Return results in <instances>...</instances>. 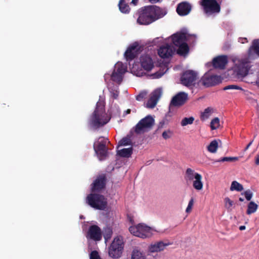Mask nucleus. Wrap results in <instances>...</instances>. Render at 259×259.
Returning <instances> with one entry per match:
<instances>
[{
  "instance_id": "nucleus-1",
  "label": "nucleus",
  "mask_w": 259,
  "mask_h": 259,
  "mask_svg": "<svg viewBox=\"0 0 259 259\" xmlns=\"http://www.w3.org/2000/svg\"><path fill=\"white\" fill-rule=\"evenodd\" d=\"M196 36L194 34L188 33L186 29H182L168 38L166 41L170 42V45L163 46V74L168 70V64L170 61V57L172 56L174 46L178 47L177 53L181 56H185L189 52V47L186 41L193 42Z\"/></svg>"
},
{
  "instance_id": "nucleus-2",
  "label": "nucleus",
  "mask_w": 259,
  "mask_h": 259,
  "mask_svg": "<svg viewBox=\"0 0 259 259\" xmlns=\"http://www.w3.org/2000/svg\"><path fill=\"white\" fill-rule=\"evenodd\" d=\"M254 51L259 56V39L254 40L252 45L248 51V58H241L234 57L232 61L234 66L232 68L235 76L238 79H242L245 77L249 72L251 66L249 58H253L252 52Z\"/></svg>"
},
{
  "instance_id": "nucleus-3",
  "label": "nucleus",
  "mask_w": 259,
  "mask_h": 259,
  "mask_svg": "<svg viewBox=\"0 0 259 259\" xmlns=\"http://www.w3.org/2000/svg\"><path fill=\"white\" fill-rule=\"evenodd\" d=\"M137 22L141 25H148L161 18L162 10L156 6H148L138 11Z\"/></svg>"
},
{
  "instance_id": "nucleus-4",
  "label": "nucleus",
  "mask_w": 259,
  "mask_h": 259,
  "mask_svg": "<svg viewBox=\"0 0 259 259\" xmlns=\"http://www.w3.org/2000/svg\"><path fill=\"white\" fill-rule=\"evenodd\" d=\"M110 119V117L105 112L104 106L101 103L98 102L91 118L93 126L99 128L107 123Z\"/></svg>"
},
{
  "instance_id": "nucleus-5",
  "label": "nucleus",
  "mask_w": 259,
  "mask_h": 259,
  "mask_svg": "<svg viewBox=\"0 0 259 259\" xmlns=\"http://www.w3.org/2000/svg\"><path fill=\"white\" fill-rule=\"evenodd\" d=\"M185 179L191 181L193 188L197 191L203 190L204 183L202 176L195 170L188 168L186 170Z\"/></svg>"
},
{
  "instance_id": "nucleus-6",
  "label": "nucleus",
  "mask_w": 259,
  "mask_h": 259,
  "mask_svg": "<svg viewBox=\"0 0 259 259\" xmlns=\"http://www.w3.org/2000/svg\"><path fill=\"white\" fill-rule=\"evenodd\" d=\"M86 202L92 207L99 210H104L107 205V198L104 196L93 192L87 196Z\"/></svg>"
},
{
  "instance_id": "nucleus-7",
  "label": "nucleus",
  "mask_w": 259,
  "mask_h": 259,
  "mask_svg": "<svg viewBox=\"0 0 259 259\" xmlns=\"http://www.w3.org/2000/svg\"><path fill=\"white\" fill-rule=\"evenodd\" d=\"M129 231L135 236L146 238L152 235L153 230L145 224L140 223L137 226H131Z\"/></svg>"
},
{
  "instance_id": "nucleus-8",
  "label": "nucleus",
  "mask_w": 259,
  "mask_h": 259,
  "mask_svg": "<svg viewBox=\"0 0 259 259\" xmlns=\"http://www.w3.org/2000/svg\"><path fill=\"white\" fill-rule=\"evenodd\" d=\"M109 142L108 139L100 137L98 141L94 143V149L100 160H104L107 157L108 148L106 144Z\"/></svg>"
},
{
  "instance_id": "nucleus-9",
  "label": "nucleus",
  "mask_w": 259,
  "mask_h": 259,
  "mask_svg": "<svg viewBox=\"0 0 259 259\" xmlns=\"http://www.w3.org/2000/svg\"><path fill=\"white\" fill-rule=\"evenodd\" d=\"M154 119L150 115H148L140 120L135 127V132L137 134L144 132L147 129L150 128L153 125Z\"/></svg>"
},
{
  "instance_id": "nucleus-10",
  "label": "nucleus",
  "mask_w": 259,
  "mask_h": 259,
  "mask_svg": "<svg viewBox=\"0 0 259 259\" xmlns=\"http://www.w3.org/2000/svg\"><path fill=\"white\" fill-rule=\"evenodd\" d=\"M201 5L207 15L218 13L220 11V6L215 0H202Z\"/></svg>"
},
{
  "instance_id": "nucleus-11",
  "label": "nucleus",
  "mask_w": 259,
  "mask_h": 259,
  "mask_svg": "<svg viewBox=\"0 0 259 259\" xmlns=\"http://www.w3.org/2000/svg\"><path fill=\"white\" fill-rule=\"evenodd\" d=\"M142 51L141 47L137 42L130 45L124 53V57L127 61H131L137 57Z\"/></svg>"
},
{
  "instance_id": "nucleus-12",
  "label": "nucleus",
  "mask_w": 259,
  "mask_h": 259,
  "mask_svg": "<svg viewBox=\"0 0 259 259\" xmlns=\"http://www.w3.org/2000/svg\"><path fill=\"white\" fill-rule=\"evenodd\" d=\"M197 78V73L192 70L185 71L181 77V82L183 85L189 87L195 84Z\"/></svg>"
},
{
  "instance_id": "nucleus-13",
  "label": "nucleus",
  "mask_w": 259,
  "mask_h": 259,
  "mask_svg": "<svg viewBox=\"0 0 259 259\" xmlns=\"http://www.w3.org/2000/svg\"><path fill=\"white\" fill-rule=\"evenodd\" d=\"M200 81L204 86L210 87L220 83L222 79L220 76L213 75L210 72H207L202 76Z\"/></svg>"
},
{
  "instance_id": "nucleus-14",
  "label": "nucleus",
  "mask_w": 259,
  "mask_h": 259,
  "mask_svg": "<svg viewBox=\"0 0 259 259\" xmlns=\"http://www.w3.org/2000/svg\"><path fill=\"white\" fill-rule=\"evenodd\" d=\"M162 94V89L159 88L153 91L149 95V98L148 100L146 107L149 109L154 108L158 101L160 98Z\"/></svg>"
},
{
  "instance_id": "nucleus-15",
  "label": "nucleus",
  "mask_w": 259,
  "mask_h": 259,
  "mask_svg": "<svg viewBox=\"0 0 259 259\" xmlns=\"http://www.w3.org/2000/svg\"><path fill=\"white\" fill-rule=\"evenodd\" d=\"M106 184V177L103 174L99 176L91 185L92 192H100L104 189Z\"/></svg>"
},
{
  "instance_id": "nucleus-16",
  "label": "nucleus",
  "mask_w": 259,
  "mask_h": 259,
  "mask_svg": "<svg viewBox=\"0 0 259 259\" xmlns=\"http://www.w3.org/2000/svg\"><path fill=\"white\" fill-rule=\"evenodd\" d=\"M87 237L94 241H100L102 239V231L97 225H92L89 227Z\"/></svg>"
},
{
  "instance_id": "nucleus-17",
  "label": "nucleus",
  "mask_w": 259,
  "mask_h": 259,
  "mask_svg": "<svg viewBox=\"0 0 259 259\" xmlns=\"http://www.w3.org/2000/svg\"><path fill=\"white\" fill-rule=\"evenodd\" d=\"M188 94L185 92H180L176 94L171 99L170 105L174 106L180 107L183 105L188 100Z\"/></svg>"
},
{
  "instance_id": "nucleus-18",
  "label": "nucleus",
  "mask_w": 259,
  "mask_h": 259,
  "mask_svg": "<svg viewBox=\"0 0 259 259\" xmlns=\"http://www.w3.org/2000/svg\"><path fill=\"white\" fill-rule=\"evenodd\" d=\"M140 63L142 67L146 71L151 70L154 66L151 58L147 55H142L140 57Z\"/></svg>"
},
{
  "instance_id": "nucleus-19",
  "label": "nucleus",
  "mask_w": 259,
  "mask_h": 259,
  "mask_svg": "<svg viewBox=\"0 0 259 259\" xmlns=\"http://www.w3.org/2000/svg\"><path fill=\"white\" fill-rule=\"evenodd\" d=\"M227 63L228 58L226 56H220L213 60V65L215 68H224Z\"/></svg>"
},
{
  "instance_id": "nucleus-20",
  "label": "nucleus",
  "mask_w": 259,
  "mask_h": 259,
  "mask_svg": "<svg viewBox=\"0 0 259 259\" xmlns=\"http://www.w3.org/2000/svg\"><path fill=\"white\" fill-rule=\"evenodd\" d=\"M191 10V6L188 3L184 2L178 5L177 11L180 15L185 16L188 14Z\"/></svg>"
},
{
  "instance_id": "nucleus-21",
  "label": "nucleus",
  "mask_w": 259,
  "mask_h": 259,
  "mask_svg": "<svg viewBox=\"0 0 259 259\" xmlns=\"http://www.w3.org/2000/svg\"><path fill=\"white\" fill-rule=\"evenodd\" d=\"M154 50H156L158 56L162 58V38L156 37L154 38L151 44Z\"/></svg>"
},
{
  "instance_id": "nucleus-22",
  "label": "nucleus",
  "mask_w": 259,
  "mask_h": 259,
  "mask_svg": "<svg viewBox=\"0 0 259 259\" xmlns=\"http://www.w3.org/2000/svg\"><path fill=\"white\" fill-rule=\"evenodd\" d=\"M130 0H120L118 7L119 10L122 13L128 14L130 11V8L128 5Z\"/></svg>"
},
{
  "instance_id": "nucleus-23",
  "label": "nucleus",
  "mask_w": 259,
  "mask_h": 259,
  "mask_svg": "<svg viewBox=\"0 0 259 259\" xmlns=\"http://www.w3.org/2000/svg\"><path fill=\"white\" fill-rule=\"evenodd\" d=\"M214 112V109L211 107L206 108L203 111L201 112L200 119L202 121H205L208 119Z\"/></svg>"
},
{
  "instance_id": "nucleus-24",
  "label": "nucleus",
  "mask_w": 259,
  "mask_h": 259,
  "mask_svg": "<svg viewBox=\"0 0 259 259\" xmlns=\"http://www.w3.org/2000/svg\"><path fill=\"white\" fill-rule=\"evenodd\" d=\"M133 153V148L132 147L128 148H123L121 150H117V154L122 157H130Z\"/></svg>"
},
{
  "instance_id": "nucleus-25",
  "label": "nucleus",
  "mask_w": 259,
  "mask_h": 259,
  "mask_svg": "<svg viewBox=\"0 0 259 259\" xmlns=\"http://www.w3.org/2000/svg\"><path fill=\"white\" fill-rule=\"evenodd\" d=\"M111 247L116 248L118 249L123 250V243L122 240L119 237H117L114 238L113 241H112L111 246Z\"/></svg>"
},
{
  "instance_id": "nucleus-26",
  "label": "nucleus",
  "mask_w": 259,
  "mask_h": 259,
  "mask_svg": "<svg viewBox=\"0 0 259 259\" xmlns=\"http://www.w3.org/2000/svg\"><path fill=\"white\" fill-rule=\"evenodd\" d=\"M162 249V241H160L157 243L151 244L149 247V251L150 252H156L161 251Z\"/></svg>"
},
{
  "instance_id": "nucleus-27",
  "label": "nucleus",
  "mask_w": 259,
  "mask_h": 259,
  "mask_svg": "<svg viewBox=\"0 0 259 259\" xmlns=\"http://www.w3.org/2000/svg\"><path fill=\"white\" fill-rule=\"evenodd\" d=\"M122 250L118 249L116 248H112L110 247L109 250V255L113 258H118L122 254Z\"/></svg>"
},
{
  "instance_id": "nucleus-28",
  "label": "nucleus",
  "mask_w": 259,
  "mask_h": 259,
  "mask_svg": "<svg viewBox=\"0 0 259 259\" xmlns=\"http://www.w3.org/2000/svg\"><path fill=\"white\" fill-rule=\"evenodd\" d=\"M230 190L231 191L240 192L243 190V186L236 181H233L231 184Z\"/></svg>"
},
{
  "instance_id": "nucleus-29",
  "label": "nucleus",
  "mask_w": 259,
  "mask_h": 259,
  "mask_svg": "<svg viewBox=\"0 0 259 259\" xmlns=\"http://www.w3.org/2000/svg\"><path fill=\"white\" fill-rule=\"evenodd\" d=\"M258 208V205L254 202L250 201L247 205L246 213L250 215L256 212Z\"/></svg>"
},
{
  "instance_id": "nucleus-30",
  "label": "nucleus",
  "mask_w": 259,
  "mask_h": 259,
  "mask_svg": "<svg viewBox=\"0 0 259 259\" xmlns=\"http://www.w3.org/2000/svg\"><path fill=\"white\" fill-rule=\"evenodd\" d=\"M126 71V67L122 62H118L115 65L114 71L123 75Z\"/></svg>"
},
{
  "instance_id": "nucleus-31",
  "label": "nucleus",
  "mask_w": 259,
  "mask_h": 259,
  "mask_svg": "<svg viewBox=\"0 0 259 259\" xmlns=\"http://www.w3.org/2000/svg\"><path fill=\"white\" fill-rule=\"evenodd\" d=\"M224 206L228 210H231L235 207V202L229 197H226L224 199Z\"/></svg>"
},
{
  "instance_id": "nucleus-32",
  "label": "nucleus",
  "mask_w": 259,
  "mask_h": 259,
  "mask_svg": "<svg viewBox=\"0 0 259 259\" xmlns=\"http://www.w3.org/2000/svg\"><path fill=\"white\" fill-rule=\"evenodd\" d=\"M111 79L118 84H120L122 81L123 74L113 71L111 76Z\"/></svg>"
},
{
  "instance_id": "nucleus-33",
  "label": "nucleus",
  "mask_w": 259,
  "mask_h": 259,
  "mask_svg": "<svg viewBox=\"0 0 259 259\" xmlns=\"http://www.w3.org/2000/svg\"><path fill=\"white\" fill-rule=\"evenodd\" d=\"M218 147V142L217 140H213L207 146V149L209 152L214 153L217 152Z\"/></svg>"
},
{
  "instance_id": "nucleus-34",
  "label": "nucleus",
  "mask_w": 259,
  "mask_h": 259,
  "mask_svg": "<svg viewBox=\"0 0 259 259\" xmlns=\"http://www.w3.org/2000/svg\"><path fill=\"white\" fill-rule=\"evenodd\" d=\"M211 130L218 129L221 126L220 120L218 117H215L211 119L210 123Z\"/></svg>"
},
{
  "instance_id": "nucleus-35",
  "label": "nucleus",
  "mask_w": 259,
  "mask_h": 259,
  "mask_svg": "<svg viewBox=\"0 0 259 259\" xmlns=\"http://www.w3.org/2000/svg\"><path fill=\"white\" fill-rule=\"evenodd\" d=\"M194 121V118L192 116L183 118L180 122L182 126H185L188 125L192 124Z\"/></svg>"
},
{
  "instance_id": "nucleus-36",
  "label": "nucleus",
  "mask_w": 259,
  "mask_h": 259,
  "mask_svg": "<svg viewBox=\"0 0 259 259\" xmlns=\"http://www.w3.org/2000/svg\"><path fill=\"white\" fill-rule=\"evenodd\" d=\"M131 259H145V257L140 251L134 250L132 253Z\"/></svg>"
},
{
  "instance_id": "nucleus-37",
  "label": "nucleus",
  "mask_w": 259,
  "mask_h": 259,
  "mask_svg": "<svg viewBox=\"0 0 259 259\" xmlns=\"http://www.w3.org/2000/svg\"><path fill=\"white\" fill-rule=\"evenodd\" d=\"M112 235V230L110 228H107L104 230V237L106 240L110 239Z\"/></svg>"
},
{
  "instance_id": "nucleus-38",
  "label": "nucleus",
  "mask_w": 259,
  "mask_h": 259,
  "mask_svg": "<svg viewBox=\"0 0 259 259\" xmlns=\"http://www.w3.org/2000/svg\"><path fill=\"white\" fill-rule=\"evenodd\" d=\"M194 200L193 198H191L188 202L187 207H186V209L185 210V211L187 213H190L192 211V208H193V207L194 205Z\"/></svg>"
},
{
  "instance_id": "nucleus-39",
  "label": "nucleus",
  "mask_w": 259,
  "mask_h": 259,
  "mask_svg": "<svg viewBox=\"0 0 259 259\" xmlns=\"http://www.w3.org/2000/svg\"><path fill=\"white\" fill-rule=\"evenodd\" d=\"M147 92L146 91H142L138 95L136 96V100L140 101H142L143 99H145L147 96Z\"/></svg>"
},
{
  "instance_id": "nucleus-40",
  "label": "nucleus",
  "mask_w": 259,
  "mask_h": 259,
  "mask_svg": "<svg viewBox=\"0 0 259 259\" xmlns=\"http://www.w3.org/2000/svg\"><path fill=\"white\" fill-rule=\"evenodd\" d=\"M131 141L129 138H122L119 142L121 146H126L131 144Z\"/></svg>"
},
{
  "instance_id": "nucleus-41",
  "label": "nucleus",
  "mask_w": 259,
  "mask_h": 259,
  "mask_svg": "<svg viewBox=\"0 0 259 259\" xmlns=\"http://www.w3.org/2000/svg\"><path fill=\"white\" fill-rule=\"evenodd\" d=\"M90 259H101V258L98 252L96 250H94L90 254Z\"/></svg>"
},
{
  "instance_id": "nucleus-42",
  "label": "nucleus",
  "mask_w": 259,
  "mask_h": 259,
  "mask_svg": "<svg viewBox=\"0 0 259 259\" xmlns=\"http://www.w3.org/2000/svg\"><path fill=\"white\" fill-rule=\"evenodd\" d=\"M239 159L237 157H225L222 159L221 161H234Z\"/></svg>"
},
{
  "instance_id": "nucleus-43",
  "label": "nucleus",
  "mask_w": 259,
  "mask_h": 259,
  "mask_svg": "<svg viewBox=\"0 0 259 259\" xmlns=\"http://www.w3.org/2000/svg\"><path fill=\"white\" fill-rule=\"evenodd\" d=\"M172 115V113L170 111H169L165 115L164 121H163V123H164L165 122H168L170 121L171 119Z\"/></svg>"
},
{
  "instance_id": "nucleus-44",
  "label": "nucleus",
  "mask_w": 259,
  "mask_h": 259,
  "mask_svg": "<svg viewBox=\"0 0 259 259\" xmlns=\"http://www.w3.org/2000/svg\"><path fill=\"white\" fill-rule=\"evenodd\" d=\"M242 194L244 195L246 199L248 201H249L252 197V193L250 191H246Z\"/></svg>"
},
{
  "instance_id": "nucleus-45",
  "label": "nucleus",
  "mask_w": 259,
  "mask_h": 259,
  "mask_svg": "<svg viewBox=\"0 0 259 259\" xmlns=\"http://www.w3.org/2000/svg\"><path fill=\"white\" fill-rule=\"evenodd\" d=\"M230 89H235V90H242V88L239 86L235 85H230L226 86L224 88V90H230Z\"/></svg>"
},
{
  "instance_id": "nucleus-46",
  "label": "nucleus",
  "mask_w": 259,
  "mask_h": 259,
  "mask_svg": "<svg viewBox=\"0 0 259 259\" xmlns=\"http://www.w3.org/2000/svg\"><path fill=\"white\" fill-rule=\"evenodd\" d=\"M174 243V241L172 240H169L165 239L163 241V247H166L169 245H172Z\"/></svg>"
},
{
  "instance_id": "nucleus-47",
  "label": "nucleus",
  "mask_w": 259,
  "mask_h": 259,
  "mask_svg": "<svg viewBox=\"0 0 259 259\" xmlns=\"http://www.w3.org/2000/svg\"><path fill=\"white\" fill-rule=\"evenodd\" d=\"M172 133L170 131L163 132V138L164 139H168L171 137Z\"/></svg>"
},
{
  "instance_id": "nucleus-48",
  "label": "nucleus",
  "mask_w": 259,
  "mask_h": 259,
  "mask_svg": "<svg viewBox=\"0 0 259 259\" xmlns=\"http://www.w3.org/2000/svg\"><path fill=\"white\" fill-rule=\"evenodd\" d=\"M152 76L154 78H159L162 77V72L159 70V71L153 74Z\"/></svg>"
},
{
  "instance_id": "nucleus-49",
  "label": "nucleus",
  "mask_w": 259,
  "mask_h": 259,
  "mask_svg": "<svg viewBox=\"0 0 259 259\" xmlns=\"http://www.w3.org/2000/svg\"><path fill=\"white\" fill-rule=\"evenodd\" d=\"M112 97L113 99H116L118 97L119 92L117 90H113L111 92Z\"/></svg>"
},
{
  "instance_id": "nucleus-50",
  "label": "nucleus",
  "mask_w": 259,
  "mask_h": 259,
  "mask_svg": "<svg viewBox=\"0 0 259 259\" xmlns=\"http://www.w3.org/2000/svg\"><path fill=\"white\" fill-rule=\"evenodd\" d=\"M239 41L242 44H244L247 42V39L245 37H240L239 38Z\"/></svg>"
},
{
  "instance_id": "nucleus-51",
  "label": "nucleus",
  "mask_w": 259,
  "mask_h": 259,
  "mask_svg": "<svg viewBox=\"0 0 259 259\" xmlns=\"http://www.w3.org/2000/svg\"><path fill=\"white\" fill-rule=\"evenodd\" d=\"M255 163L257 165H259V154H257L255 157Z\"/></svg>"
},
{
  "instance_id": "nucleus-52",
  "label": "nucleus",
  "mask_w": 259,
  "mask_h": 259,
  "mask_svg": "<svg viewBox=\"0 0 259 259\" xmlns=\"http://www.w3.org/2000/svg\"><path fill=\"white\" fill-rule=\"evenodd\" d=\"M138 2V0H132L131 2V4H133L134 5H137Z\"/></svg>"
},
{
  "instance_id": "nucleus-53",
  "label": "nucleus",
  "mask_w": 259,
  "mask_h": 259,
  "mask_svg": "<svg viewBox=\"0 0 259 259\" xmlns=\"http://www.w3.org/2000/svg\"><path fill=\"white\" fill-rule=\"evenodd\" d=\"M252 142H250L248 145L247 146H246V147L245 148V150H247L249 147L251 146V145L252 144Z\"/></svg>"
},
{
  "instance_id": "nucleus-54",
  "label": "nucleus",
  "mask_w": 259,
  "mask_h": 259,
  "mask_svg": "<svg viewBox=\"0 0 259 259\" xmlns=\"http://www.w3.org/2000/svg\"><path fill=\"white\" fill-rule=\"evenodd\" d=\"M159 0H149V2L151 3H156L159 2Z\"/></svg>"
},
{
  "instance_id": "nucleus-55",
  "label": "nucleus",
  "mask_w": 259,
  "mask_h": 259,
  "mask_svg": "<svg viewBox=\"0 0 259 259\" xmlns=\"http://www.w3.org/2000/svg\"><path fill=\"white\" fill-rule=\"evenodd\" d=\"M239 229L240 230H244L245 229V226H241L240 227H239Z\"/></svg>"
},
{
  "instance_id": "nucleus-56",
  "label": "nucleus",
  "mask_w": 259,
  "mask_h": 259,
  "mask_svg": "<svg viewBox=\"0 0 259 259\" xmlns=\"http://www.w3.org/2000/svg\"><path fill=\"white\" fill-rule=\"evenodd\" d=\"M256 84L259 87V77L257 78V79L256 81Z\"/></svg>"
},
{
  "instance_id": "nucleus-57",
  "label": "nucleus",
  "mask_w": 259,
  "mask_h": 259,
  "mask_svg": "<svg viewBox=\"0 0 259 259\" xmlns=\"http://www.w3.org/2000/svg\"><path fill=\"white\" fill-rule=\"evenodd\" d=\"M131 109H127V110L126 111V114H130V113H131Z\"/></svg>"
},
{
  "instance_id": "nucleus-58",
  "label": "nucleus",
  "mask_w": 259,
  "mask_h": 259,
  "mask_svg": "<svg viewBox=\"0 0 259 259\" xmlns=\"http://www.w3.org/2000/svg\"><path fill=\"white\" fill-rule=\"evenodd\" d=\"M243 200H243V198H239V201H243Z\"/></svg>"
}]
</instances>
